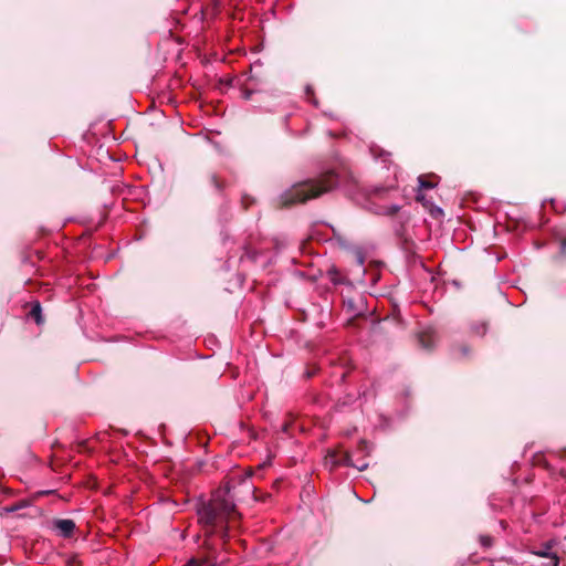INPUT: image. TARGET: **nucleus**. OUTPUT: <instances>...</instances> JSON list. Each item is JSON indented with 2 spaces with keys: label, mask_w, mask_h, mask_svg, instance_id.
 I'll use <instances>...</instances> for the list:
<instances>
[{
  "label": "nucleus",
  "mask_w": 566,
  "mask_h": 566,
  "mask_svg": "<svg viewBox=\"0 0 566 566\" xmlns=\"http://www.w3.org/2000/svg\"><path fill=\"white\" fill-rule=\"evenodd\" d=\"M197 513L199 522L205 527L220 530L222 536L226 535L224 526L238 516L230 488L217 489L210 501L198 507Z\"/></svg>",
  "instance_id": "obj_1"
},
{
  "label": "nucleus",
  "mask_w": 566,
  "mask_h": 566,
  "mask_svg": "<svg viewBox=\"0 0 566 566\" xmlns=\"http://www.w3.org/2000/svg\"><path fill=\"white\" fill-rule=\"evenodd\" d=\"M338 185V177L329 171L318 180H308L294 185L283 196L284 205H293L305 202L316 198L324 192L331 191Z\"/></svg>",
  "instance_id": "obj_2"
},
{
  "label": "nucleus",
  "mask_w": 566,
  "mask_h": 566,
  "mask_svg": "<svg viewBox=\"0 0 566 566\" xmlns=\"http://www.w3.org/2000/svg\"><path fill=\"white\" fill-rule=\"evenodd\" d=\"M388 191H389L388 188H384V187L375 188L370 193L368 209L371 210L376 214L395 216L400 210L399 205H396V203L380 205V203L376 202V200L385 199Z\"/></svg>",
  "instance_id": "obj_3"
},
{
  "label": "nucleus",
  "mask_w": 566,
  "mask_h": 566,
  "mask_svg": "<svg viewBox=\"0 0 566 566\" xmlns=\"http://www.w3.org/2000/svg\"><path fill=\"white\" fill-rule=\"evenodd\" d=\"M53 526L59 532V535L64 538L71 537L75 530V523L70 518L55 520L53 521Z\"/></svg>",
  "instance_id": "obj_4"
},
{
  "label": "nucleus",
  "mask_w": 566,
  "mask_h": 566,
  "mask_svg": "<svg viewBox=\"0 0 566 566\" xmlns=\"http://www.w3.org/2000/svg\"><path fill=\"white\" fill-rule=\"evenodd\" d=\"M552 543H546L543 548L539 551L534 552L536 556L549 558L552 565L551 566H558L559 559L555 553L551 552Z\"/></svg>",
  "instance_id": "obj_5"
},
{
  "label": "nucleus",
  "mask_w": 566,
  "mask_h": 566,
  "mask_svg": "<svg viewBox=\"0 0 566 566\" xmlns=\"http://www.w3.org/2000/svg\"><path fill=\"white\" fill-rule=\"evenodd\" d=\"M325 467H328L329 469H333L337 465L345 464L344 455H338L336 452L331 451L325 457Z\"/></svg>",
  "instance_id": "obj_6"
},
{
  "label": "nucleus",
  "mask_w": 566,
  "mask_h": 566,
  "mask_svg": "<svg viewBox=\"0 0 566 566\" xmlns=\"http://www.w3.org/2000/svg\"><path fill=\"white\" fill-rule=\"evenodd\" d=\"M418 182H419V192L417 195V200L421 201L423 199V197L421 195V190H423V189H432L436 186V184L431 182V181H428L424 176H419L418 177Z\"/></svg>",
  "instance_id": "obj_7"
},
{
  "label": "nucleus",
  "mask_w": 566,
  "mask_h": 566,
  "mask_svg": "<svg viewBox=\"0 0 566 566\" xmlns=\"http://www.w3.org/2000/svg\"><path fill=\"white\" fill-rule=\"evenodd\" d=\"M30 316L32 318H34L36 324H42L43 323L42 308H41V305H40L39 302H34L33 303L32 308L30 311Z\"/></svg>",
  "instance_id": "obj_8"
},
{
  "label": "nucleus",
  "mask_w": 566,
  "mask_h": 566,
  "mask_svg": "<svg viewBox=\"0 0 566 566\" xmlns=\"http://www.w3.org/2000/svg\"><path fill=\"white\" fill-rule=\"evenodd\" d=\"M344 461H345V465L354 467V468H356L359 471H363V470H365L368 467V463L365 462V461H360L358 463H354L352 461V458L348 454H344Z\"/></svg>",
  "instance_id": "obj_9"
},
{
  "label": "nucleus",
  "mask_w": 566,
  "mask_h": 566,
  "mask_svg": "<svg viewBox=\"0 0 566 566\" xmlns=\"http://www.w3.org/2000/svg\"><path fill=\"white\" fill-rule=\"evenodd\" d=\"M355 259H356L357 264L360 268H363L364 266V262H365V258H364L361 251L358 250V251L355 252Z\"/></svg>",
  "instance_id": "obj_10"
},
{
  "label": "nucleus",
  "mask_w": 566,
  "mask_h": 566,
  "mask_svg": "<svg viewBox=\"0 0 566 566\" xmlns=\"http://www.w3.org/2000/svg\"><path fill=\"white\" fill-rule=\"evenodd\" d=\"M480 542L484 547H490L492 545V537L490 536H481Z\"/></svg>",
  "instance_id": "obj_11"
},
{
  "label": "nucleus",
  "mask_w": 566,
  "mask_h": 566,
  "mask_svg": "<svg viewBox=\"0 0 566 566\" xmlns=\"http://www.w3.org/2000/svg\"><path fill=\"white\" fill-rule=\"evenodd\" d=\"M426 338H427V335H422L420 337V343H421V346L426 349H430L431 348V345L429 343L426 342Z\"/></svg>",
  "instance_id": "obj_12"
},
{
  "label": "nucleus",
  "mask_w": 566,
  "mask_h": 566,
  "mask_svg": "<svg viewBox=\"0 0 566 566\" xmlns=\"http://www.w3.org/2000/svg\"><path fill=\"white\" fill-rule=\"evenodd\" d=\"M486 332V325L482 323L479 328H476V334L483 335Z\"/></svg>",
  "instance_id": "obj_13"
},
{
  "label": "nucleus",
  "mask_w": 566,
  "mask_h": 566,
  "mask_svg": "<svg viewBox=\"0 0 566 566\" xmlns=\"http://www.w3.org/2000/svg\"><path fill=\"white\" fill-rule=\"evenodd\" d=\"M15 510H17V506H10V507L6 509L7 512H14Z\"/></svg>",
  "instance_id": "obj_14"
},
{
  "label": "nucleus",
  "mask_w": 566,
  "mask_h": 566,
  "mask_svg": "<svg viewBox=\"0 0 566 566\" xmlns=\"http://www.w3.org/2000/svg\"><path fill=\"white\" fill-rule=\"evenodd\" d=\"M283 430L286 432L287 431V424H284L283 426Z\"/></svg>",
  "instance_id": "obj_15"
}]
</instances>
